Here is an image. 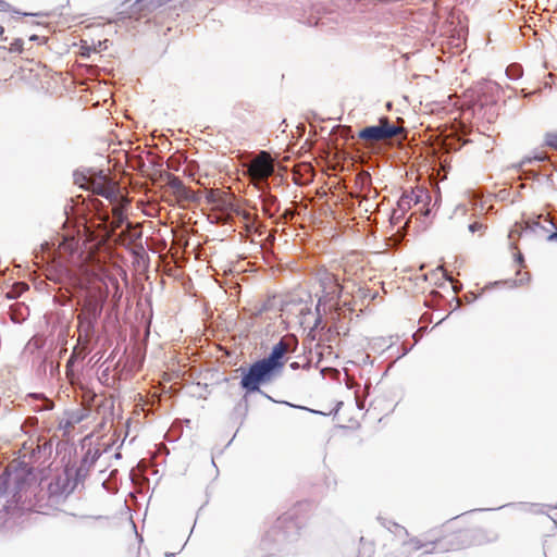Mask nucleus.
<instances>
[{"label":"nucleus","mask_w":557,"mask_h":557,"mask_svg":"<svg viewBox=\"0 0 557 557\" xmlns=\"http://www.w3.org/2000/svg\"><path fill=\"white\" fill-rule=\"evenodd\" d=\"M32 481L30 469H5L0 474V521L13 513Z\"/></svg>","instance_id":"obj_1"},{"label":"nucleus","mask_w":557,"mask_h":557,"mask_svg":"<svg viewBox=\"0 0 557 557\" xmlns=\"http://www.w3.org/2000/svg\"><path fill=\"white\" fill-rule=\"evenodd\" d=\"M298 525L292 516H284L277 519L275 524L262 539V547L269 554L288 553L287 545L298 539Z\"/></svg>","instance_id":"obj_2"},{"label":"nucleus","mask_w":557,"mask_h":557,"mask_svg":"<svg viewBox=\"0 0 557 557\" xmlns=\"http://www.w3.org/2000/svg\"><path fill=\"white\" fill-rule=\"evenodd\" d=\"M47 259L60 271H69V264H77L82 252L79 239L74 236H62L58 238V244L45 243L41 245Z\"/></svg>","instance_id":"obj_3"},{"label":"nucleus","mask_w":557,"mask_h":557,"mask_svg":"<svg viewBox=\"0 0 557 557\" xmlns=\"http://www.w3.org/2000/svg\"><path fill=\"white\" fill-rule=\"evenodd\" d=\"M238 370L243 373L240 387L245 391V397L252 393H260L265 398L274 401L271 396L260 389L261 385L269 384L277 377L265 364L257 360L247 369L239 368Z\"/></svg>","instance_id":"obj_4"},{"label":"nucleus","mask_w":557,"mask_h":557,"mask_svg":"<svg viewBox=\"0 0 557 557\" xmlns=\"http://www.w3.org/2000/svg\"><path fill=\"white\" fill-rule=\"evenodd\" d=\"M84 185L94 194L104 197L112 203L119 201L120 193L103 171H89L88 175H84Z\"/></svg>","instance_id":"obj_5"},{"label":"nucleus","mask_w":557,"mask_h":557,"mask_svg":"<svg viewBox=\"0 0 557 557\" xmlns=\"http://www.w3.org/2000/svg\"><path fill=\"white\" fill-rule=\"evenodd\" d=\"M297 338L288 336L282 338L275 344L269 356L260 359L275 375L280 376L284 367L283 358L287 351H293L297 347Z\"/></svg>","instance_id":"obj_6"},{"label":"nucleus","mask_w":557,"mask_h":557,"mask_svg":"<svg viewBox=\"0 0 557 557\" xmlns=\"http://www.w3.org/2000/svg\"><path fill=\"white\" fill-rule=\"evenodd\" d=\"M399 126L391 124L387 117H381L377 125L367 126L359 132V137L367 141H382L400 134Z\"/></svg>","instance_id":"obj_7"},{"label":"nucleus","mask_w":557,"mask_h":557,"mask_svg":"<svg viewBox=\"0 0 557 557\" xmlns=\"http://www.w3.org/2000/svg\"><path fill=\"white\" fill-rule=\"evenodd\" d=\"M248 172L253 180L258 181V183H256L257 187L265 186V180L274 172L270 153L263 150L260 151L258 156L250 161Z\"/></svg>","instance_id":"obj_8"},{"label":"nucleus","mask_w":557,"mask_h":557,"mask_svg":"<svg viewBox=\"0 0 557 557\" xmlns=\"http://www.w3.org/2000/svg\"><path fill=\"white\" fill-rule=\"evenodd\" d=\"M77 487V480L73 479V469L66 468L49 484V492L52 495L67 496Z\"/></svg>","instance_id":"obj_9"},{"label":"nucleus","mask_w":557,"mask_h":557,"mask_svg":"<svg viewBox=\"0 0 557 557\" xmlns=\"http://www.w3.org/2000/svg\"><path fill=\"white\" fill-rule=\"evenodd\" d=\"M318 280L325 297L330 299H338L342 294V286L338 278L326 270L318 272Z\"/></svg>","instance_id":"obj_10"},{"label":"nucleus","mask_w":557,"mask_h":557,"mask_svg":"<svg viewBox=\"0 0 557 557\" xmlns=\"http://www.w3.org/2000/svg\"><path fill=\"white\" fill-rule=\"evenodd\" d=\"M102 312V300L100 297L94 294H89L86 296L82 310L77 317L89 319V317H94L97 319L100 317Z\"/></svg>","instance_id":"obj_11"},{"label":"nucleus","mask_w":557,"mask_h":557,"mask_svg":"<svg viewBox=\"0 0 557 557\" xmlns=\"http://www.w3.org/2000/svg\"><path fill=\"white\" fill-rule=\"evenodd\" d=\"M258 188L261 191L260 198L263 212L269 218H273L274 214L280 210L277 198L265 190V186H258Z\"/></svg>","instance_id":"obj_12"},{"label":"nucleus","mask_w":557,"mask_h":557,"mask_svg":"<svg viewBox=\"0 0 557 557\" xmlns=\"http://www.w3.org/2000/svg\"><path fill=\"white\" fill-rule=\"evenodd\" d=\"M77 321L81 336L83 335L88 341L95 334L97 319H94V317H89V319L77 317Z\"/></svg>","instance_id":"obj_13"},{"label":"nucleus","mask_w":557,"mask_h":557,"mask_svg":"<svg viewBox=\"0 0 557 557\" xmlns=\"http://www.w3.org/2000/svg\"><path fill=\"white\" fill-rule=\"evenodd\" d=\"M47 449V443L45 442L42 445L38 443H36L35 441H30L29 443V451H28V456H27V461L28 462H37L38 459H39V456L41 455V453L46 451Z\"/></svg>","instance_id":"obj_14"},{"label":"nucleus","mask_w":557,"mask_h":557,"mask_svg":"<svg viewBox=\"0 0 557 557\" xmlns=\"http://www.w3.org/2000/svg\"><path fill=\"white\" fill-rule=\"evenodd\" d=\"M64 413L72 421V423H74V425H76L88 418L89 409L79 408V409H74V410H66V411H64Z\"/></svg>","instance_id":"obj_15"},{"label":"nucleus","mask_w":557,"mask_h":557,"mask_svg":"<svg viewBox=\"0 0 557 557\" xmlns=\"http://www.w3.org/2000/svg\"><path fill=\"white\" fill-rule=\"evenodd\" d=\"M542 215H537L536 219H528L527 221L523 222L524 224V230H527V232H532V233H537V232H547V227L542 224L540 222V218Z\"/></svg>","instance_id":"obj_16"},{"label":"nucleus","mask_w":557,"mask_h":557,"mask_svg":"<svg viewBox=\"0 0 557 557\" xmlns=\"http://www.w3.org/2000/svg\"><path fill=\"white\" fill-rule=\"evenodd\" d=\"M100 455L101 454H100L99 449L89 448L85 453V455L82 459V462L90 469L96 463V461L99 459Z\"/></svg>","instance_id":"obj_17"},{"label":"nucleus","mask_w":557,"mask_h":557,"mask_svg":"<svg viewBox=\"0 0 557 557\" xmlns=\"http://www.w3.org/2000/svg\"><path fill=\"white\" fill-rule=\"evenodd\" d=\"M74 423L63 413V417L59 420L58 430L62 431L63 436H69L72 429L74 428Z\"/></svg>","instance_id":"obj_18"},{"label":"nucleus","mask_w":557,"mask_h":557,"mask_svg":"<svg viewBox=\"0 0 557 557\" xmlns=\"http://www.w3.org/2000/svg\"><path fill=\"white\" fill-rule=\"evenodd\" d=\"M530 280H531V276L527 272V273H524L523 277L520 278V280H508V281H504L503 283L508 285V287L513 288V287L522 286V285L529 283ZM500 283L502 282H495L494 285H497V284H500Z\"/></svg>","instance_id":"obj_19"},{"label":"nucleus","mask_w":557,"mask_h":557,"mask_svg":"<svg viewBox=\"0 0 557 557\" xmlns=\"http://www.w3.org/2000/svg\"><path fill=\"white\" fill-rule=\"evenodd\" d=\"M89 468L81 461L78 468L73 469V479L77 480V484L82 482L88 474Z\"/></svg>","instance_id":"obj_20"},{"label":"nucleus","mask_w":557,"mask_h":557,"mask_svg":"<svg viewBox=\"0 0 557 557\" xmlns=\"http://www.w3.org/2000/svg\"><path fill=\"white\" fill-rule=\"evenodd\" d=\"M168 184L176 196L181 193V190H184L185 185L183 181L177 176H170Z\"/></svg>","instance_id":"obj_21"},{"label":"nucleus","mask_w":557,"mask_h":557,"mask_svg":"<svg viewBox=\"0 0 557 557\" xmlns=\"http://www.w3.org/2000/svg\"><path fill=\"white\" fill-rule=\"evenodd\" d=\"M177 197H180L184 200H187V201H193V202L199 201L198 194L186 186H184V190H181V193L177 195Z\"/></svg>","instance_id":"obj_22"},{"label":"nucleus","mask_w":557,"mask_h":557,"mask_svg":"<svg viewBox=\"0 0 557 557\" xmlns=\"http://www.w3.org/2000/svg\"><path fill=\"white\" fill-rule=\"evenodd\" d=\"M506 75L510 79H518L522 76V67L519 64H510L506 69Z\"/></svg>","instance_id":"obj_23"},{"label":"nucleus","mask_w":557,"mask_h":557,"mask_svg":"<svg viewBox=\"0 0 557 557\" xmlns=\"http://www.w3.org/2000/svg\"><path fill=\"white\" fill-rule=\"evenodd\" d=\"M23 45H24L23 39L16 38V39H14L10 44V47L8 48V51L10 53H22L23 52Z\"/></svg>","instance_id":"obj_24"},{"label":"nucleus","mask_w":557,"mask_h":557,"mask_svg":"<svg viewBox=\"0 0 557 557\" xmlns=\"http://www.w3.org/2000/svg\"><path fill=\"white\" fill-rule=\"evenodd\" d=\"M524 224L516 223L515 226L509 232V238L513 239L516 237H520L523 233H525Z\"/></svg>","instance_id":"obj_25"},{"label":"nucleus","mask_w":557,"mask_h":557,"mask_svg":"<svg viewBox=\"0 0 557 557\" xmlns=\"http://www.w3.org/2000/svg\"><path fill=\"white\" fill-rule=\"evenodd\" d=\"M404 546H407V545H410L412 550H419L423 547H425L428 544L425 543H422L419 539L417 537H411L409 541L407 542H404L403 543Z\"/></svg>","instance_id":"obj_26"},{"label":"nucleus","mask_w":557,"mask_h":557,"mask_svg":"<svg viewBox=\"0 0 557 557\" xmlns=\"http://www.w3.org/2000/svg\"><path fill=\"white\" fill-rule=\"evenodd\" d=\"M545 143L549 147L557 148V134H554V133L546 134Z\"/></svg>","instance_id":"obj_27"},{"label":"nucleus","mask_w":557,"mask_h":557,"mask_svg":"<svg viewBox=\"0 0 557 557\" xmlns=\"http://www.w3.org/2000/svg\"><path fill=\"white\" fill-rule=\"evenodd\" d=\"M0 10H2V11H12V12H14L16 14H22L24 16L32 15L30 13H22V12H18L16 10H12L11 5L9 3H7L5 1H2V0H0Z\"/></svg>","instance_id":"obj_28"},{"label":"nucleus","mask_w":557,"mask_h":557,"mask_svg":"<svg viewBox=\"0 0 557 557\" xmlns=\"http://www.w3.org/2000/svg\"><path fill=\"white\" fill-rule=\"evenodd\" d=\"M206 199H207L208 203H211V205H215L219 202V197L215 194V191H213V190H210L207 193Z\"/></svg>","instance_id":"obj_29"},{"label":"nucleus","mask_w":557,"mask_h":557,"mask_svg":"<svg viewBox=\"0 0 557 557\" xmlns=\"http://www.w3.org/2000/svg\"><path fill=\"white\" fill-rule=\"evenodd\" d=\"M293 216H294V210H293V209H286V210L283 212V214H282L281 219H283V220H284V222L286 223L287 221H289L290 219H293Z\"/></svg>","instance_id":"obj_30"},{"label":"nucleus","mask_w":557,"mask_h":557,"mask_svg":"<svg viewBox=\"0 0 557 557\" xmlns=\"http://www.w3.org/2000/svg\"><path fill=\"white\" fill-rule=\"evenodd\" d=\"M483 227H484V226H483V224H481V223H479V222H474V223H471V224L469 225V231H470L471 233H475V232H478V231L483 230Z\"/></svg>","instance_id":"obj_31"},{"label":"nucleus","mask_w":557,"mask_h":557,"mask_svg":"<svg viewBox=\"0 0 557 557\" xmlns=\"http://www.w3.org/2000/svg\"><path fill=\"white\" fill-rule=\"evenodd\" d=\"M29 443H30V441L25 442V443L23 444V446H22V449H21V451H22V457H23V459H25V460H26V458H27V456H28V451H29Z\"/></svg>","instance_id":"obj_32"},{"label":"nucleus","mask_w":557,"mask_h":557,"mask_svg":"<svg viewBox=\"0 0 557 557\" xmlns=\"http://www.w3.org/2000/svg\"><path fill=\"white\" fill-rule=\"evenodd\" d=\"M113 214L116 216V219L119 220V222H122L123 221V213H122V210L115 206L113 208Z\"/></svg>","instance_id":"obj_33"},{"label":"nucleus","mask_w":557,"mask_h":557,"mask_svg":"<svg viewBox=\"0 0 557 557\" xmlns=\"http://www.w3.org/2000/svg\"><path fill=\"white\" fill-rule=\"evenodd\" d=\"M515 261H516L519 265H522V264H523V262H524L523 255H522L521 252L516 253V256H515Z\"/></svg>","instance_id":"obj_34"},{"label":"nucleus","mask_w":557,"mask_h":557,"mask_svg":"<svg viewBox=\"0 0 557 557\" xmlns=\"http://www.w3.org/2000/svg\"><path fill=\"white\" fill-rule=\"evenodd\" d=\"M393 525L395 527L396 530H398L399 532H403L405 535H408V531L407 529H405L404 527L397 524V523H393Z\"/></svg>","instance_id":"obj_35"},{"label":"nucleus","mask_w":557,"mask_h":557,"mask_svg":"<svg viewBox=\"0 0 557 557\" xmlns=\"http://www.w3.org/2000/svg\"><path fill=\"white\" fill-rule=\"evenodd\" d=\"M52 407H53V404L50 400L46 399V403H45V406H44L42 409L44 410H51Z\"/></svg>","instance_id":"obj_36"},{"label":"nucleus","mask_w":557,"mask_h":557,"mask_svg":"<svg viewBox=\"0 0 557 557\" xmlns=\"http://www.w3.org/2000/svg\"><path fill=\"white\" fill-rule=\"evenodd\" d=\"M4 27L0 25V41H7L8 38L3 36Z\"/></svg>","instance_id":"obj_37"},{"label":"nucleus","mask_w":557,"mask_h":557,"mask_svg":"<svg viewBox=\"0 0 557 557\" xmlns=\"http://www.w3.org/2000/svg\"><path fill=\"white\" fill-rule=\"evenodd\" d=\"M547 240L548 242L557 240V232L549 234L547 237Z\"/></svg>","instance_id":"obj_38"},{"label":"nucleus","mask_w":557,"mask_h":557,"mask_svg":"<svg viewBox=\"0 0 557 557\" xmlns=\"http://www.w3.org/2000/svg\"><path fill=\"white\" fill-rule=\"evenodd\" d=\"M533 159L536 161H544L546 159V157L544 154H539V156H534Z\"/></svg>","instance_id":"obj_39"},{"label":"nucleus","mask_w":557,"mask_h":557,"mask_svg":"<svg viewBox=\"0 0 557 557\" xmlns=\"http://www.w3.org/2000/svg\"><path fill=\"white\" fill-rule=\"evenodd\" d=\"M544 221H545L546 223H548L549 225H552V226L556 227L555 222H554L550 218L546 216Z\"/></svg>","instance_id":"obj_40"},{"label":"nucleus","mask_w":557,"mask_h":557,"mask_svg":"<svg viewBox=\"0 0 557 557\" xmlns=\"http://www.w3.org/2000/svg\"><path fill=\"white\" fill-rule=\"evenodd\" d=\"M430 545L432 546L430 549L426 550V553H433V550L435 549V546H436V543L435 542H431Z\"/></svg>","instance_id":"obj_41"},{"label":"nucleus","mask_w":557,"mask_h":557,"mask_svg":"<svg viewBox=\"0 0 557 557\" xmlns=\"http://www.w3.org/2000/svg\"><path fill=\"white\" fill-rule=\"evenodd\" d=\"M29 40H30V41H39V40H40V37H39V36H37V35H32V36L29 37Z\"/></svg>","instance_id":"obj_42"},{"label":"nucleus","mask_w":557,"mask_h":557,"mask_svg":"<svg viewBox=\"0 0 557 557\" xmlns=\"http://www.w3.org/2000/svg\"><path fill=\"white\" fill-rule=\"evenodd\" d=\"M267 310V306L263 305L261 308L258 309V311L256 312V314H261L263 311Z\"/></svg>","instance_id":"obj_43"},{"label":"nucleus","mask_w":557,"mask_h":557,"mask_svg":"<svg viewBox=\"0 0 557 557\" xmlns=\"http://www.w3.org/2000/svg\"><path fill=\"white\" fill-rule=\"evenodd\" d=\"M73 361H74V355H72L70 357V359L67 360V364L66 366L70 367L73 363Z\"/></svg>","instance_id":"obj_44"},{"label":"nucleus","mask_w":557,"mask_h":557,"mask_svg":"<svg viewBox=\"0 0 557 557\" xmlns=\"http://www.w3.org/2000/svg\"><path fill=\"white\" fill-rule=\"evenodd\" d=\"M298 367H299V364L297 362L290 363V368L292 369H297Z\"/></svg>","instance_id":"obj_45"},{"label":"nucleus","mask_w":557,"mask_h":557,"mask_svg":"<svg viewBox=\"0 0 557 557\" xmlns=\"http://www.w3.org/2000/svg\"><path fill=\"white\" fill-rule=\"evenodd\" d=\"M406 199H407V198H403V199L400 200V202H399V206H401L405 201H406V203H407V205H409V201H407Z\"/></svg>","instance_id":"obj_46"},{"label":"nucleus","mask_w":557,"mask_h":557,"mask_svg":"<svg viewBox=\"0 0 557 557\" xmlns=\"http://www.w3.org/2000/svg\"><path fill=\"white\" fill-rule=\"evenodd\" d=\"M445 278L451 281V277H449L448 275H445Z\"/></svg>","instance_id":"obj_47"},{"label":"nucleus","mask_w":557,"mask_h":557,"mask_svg":"<svg viewBox=\"0 0 557 557\" xmlns=\"http://www.w3.org/2000/svg\"><path fill=\"white\" fill-rule=\"evenodd\" d=\"M445 278L451 281V277H449L448 275H445Z\"/></svg>","instance_id":"obj_48"},{"label":"nucleus","mask_w":557,"mask_h":557,"mask_svg":"<svg viewBox=\"0 0 557 557\" xmlns=\"http://www.w3.org/2000/svg\"><path fill=\"white\" fill-rule=\"evenodd\" d=\"M445 278L451 281V277H449L448 275H445Z\"/></svg>","instance_id":"obj_49"}]
</instances>
